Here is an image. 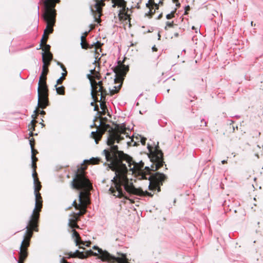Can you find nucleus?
<instances>
[{
  "mask_svg": "<svg viewBox=\"0 0 263 263\" xmlns=\"http://www.w3.org/2000/svg\"><path fill=\"white\" fill-rule=\"evenodd\" d=\"M149 152V157L152 164L151 168L148 166L144 167V163L141 161L139 163L135 162L133 158L119 151L117 145L112 146L109 148L104 149L103 153L105 156L107 161L109 162V168L115 172V176L111 180L112 184L110 186L109 192L113 196L121 198L124 197L130 201L132 203L134 201L125 195L122 186H123L125 190L129 194L139 196H149L152 197L154 194L147 191H143L141 188H136L131 181H129L127 177V168L124 161L127 163L130 170L136 173H140L142 177L147 179L146 175H149L151 171H156L164 164L163 154L157 145L154 149L153 147L148 146Z\"/></svg>",
  "mask_w": 263,
  "mask_h": 263,
  "instance_id": "nucleus-1",
  "label": "nucleus"
},
{
  "mask_svg": "<svg viewBox=\"0 0 263 263\" xmlns=\"http://www.w3.org/2000/svg\"><path fill=\"white\" fill-rule=\"evenodd\" d=\"M100 120V125L95 126L97 127V130L96 132H91V137L95 139L97 144L101 139L103 135L106 131L108 130V136L107 138V144L108 145L111 147L115 146L114 143L116 141L119 143L121 141L123 140L124 137L122 135H126V128L124 124H115V127H111L109 124H106L107 119L106 117H102L100 116L96 117L95 122L98 119Z\"/></svg>",
  "mask_w": 263,
  "mask_h": 263,
  "instance_id": "nucleus-2",
  "label": "nucleus"
},
{
  "mask_svg": "<svg viewBox=\"0 0 263 263\" xmlns=\"http://www.w3.org/2000/svg\"><path fill=\"white\" fill-rule=\"evenodd\" d=\"M39 222L29 220L24 239L21 243L18 263H24L28 255V248L34 231L38 232Z\"/></svg>",
  "mask_w": 263,
  "mask_h": 263,
  "instance_id": "nucleus-3",
  "label": "nucleus"
},
{
  "mask_svg": "<svg viewBox=\"0 0 263 263\" xmlns=\"http://www.w3.org/2000/svg\"><path fill=\"white\" fill-rule=\"evenodd\" d=\"M83 171L80 170L79 172H76L71 185L72 189L77 190L90 191L92 189V185L86 175H83Z\"/></svg>",
  "mask_w": 263,
  "mask_h": 263,
  "instance_id": "nucleus-4",
  "label": "nucleus"
},
{
  "mask_svg": "<svg viewBox=\"0 0 263 263\" xmlns=\"http://www.w3.org/2000/svg\"><path fill=\"white\" fill-rule=\"evenodd\" d=\"M121 61L118 62V65L115 68L114 71L116 73V78L115 79V83L119 84L118 86H114L113 89L110 90V94L111 96L118 93L121 89L124 77L129 70L128 66H126L122 63Z\"/></svg>",
  "mask_w": 263,
  "mask_h": 263,
  "instance_id": "nucleus-5",
  "label": "nucleus"
},
{
  "mask_svg": "<svg viewBox=\"0 0 263 263\" xmlns=\"http://www.w3.org/2000/svg\"><path fill=\"white\" fill-rule=\"evenodd\" d=\"M34 193L35 196V208L33 209L29 220L39 222L40 212L43 207V199L40 191L42 189L41 183L34 184Z\"/></svg>",
  "mask_w": 263,
  "mask_h": 263,
  "instance_id": "nucleus-6",
  "label": "nucleus"
},
{
  "mask_svg": "<svg viewBox=\"0 0 263 263\" xmlns=\"http://www.w3.org/2000/svg\"><path fill=\"white\" fill-rule=\"evenodd\" d=\"M149 175L148 178L149 181L148 189L152 191H157V192H160L161 191V186L167 179V176L159 172L150 173Z\"/></svg>",
  "mask_w": 263,
  "mask_h": 263,
  "instance_id": "nucleus-7",
  "label": "nucleus"
},
{
  "mask_svg": "<svg viewBox=\"0 0 263 263\" xmlns=\"http://www.w3.org/2000/svg\"><path fill=\"white\" fill-rule=\"evenodd\" d=\"M107 95V90L104 86L98 85V86L92 87V97L95 102H100V107L102 110L107 109L106 105V97Z\"/></svg>",
  "mask_w": 263,
  "mask_h": 263,
  "instance_id": "nucleus-8",
  "label": "nucleus"
},
{
  "mask_svg": "<svg viewBox=\"0 0 263 263\" xmlns=\"http://www.w3.org/2000/svg\"><path fill=\"white\" fill-rule=\"evenodd\" d=\"M45 11L43 14V18L46 22L47 25L45 30L47 32H52L53 26L55 23L57 11L54 8L50 7L49 5H44Z\"/></svg>",
  "mask_w": 263,
  "mask_h": 263,
  "instance_id": "nucleus-9",
  "label": "nucleus"
},
{
  "mask_svg": "<svg viewBox=\"0 0 263 263\" xmlns=\"http://www.w3.org/2000/svg\"><path fill=\"white\" fill-rule=\"evenodd\" d=\"M111 1L112 8H119L118 17L120 21H125L130 19V16L128 14L129 9L127 7V2L125 0H111Z\"/></svg>",
  "mask_w": 263,
  "mask_h": 263,
  "instance_id": "nucleus-10",
  "label": "nucleus"
},
{
  "mask_svg": "<svg viewBox=\"0 0 263 263\" xmlns=\"http://www.w3.org/2000/svg\"><path fill=\"white\" fill-rule=\"evenodd\" d=\"M38 108H45L49 105L48 86H38Z\"/></svg>",
  "mask_w": 263,
  "mask_h": 263,
  "instance_id": "nucleus-11",
  "label": "nucleus"
},
{
  "mask_svg": "<svg viewBox=\"0 0 263 263\" xmlns=\"http://www.w3.org/2000/svg\"><path fill=\"white\" fill-rule=\"evenodd\" d=\"M95 2L94 7L95 10L91 8V10L93 13L95 21L99 23L101 22V16L102 14V7L105 6V0H93Z\"/></svg>",
  "mask_w": 263,
  "mask_h": 263,
  "instance_id": "nucleus-12",
  "label": "nucleus"
},
{
  "mask_svg": "<svg viewBox=\"0 0 263 263\" xmlns=\"http://www.w3.org/2000/svg\"><path fill=\"white\" fill-rule=\"evenodd\" d=\"M87 78L90 82L91 90H92L93 86H98V85L103 86L102 81H100L97 82L95 80H99L101 79L100 74L95 69L90 70V74L87 75Z\"/></svg>",
  "mask_w": 263,
  "mask_h": 263,
  "instance_id": "nucleus-13",
  "label": "nucleus"
},
{
  "mask_svg": "<svg viewBox=\"0 0 263 263\" xmlns=\"http://www.w3.org/2000/svg\"><path fill=\"white\" fill-rule=\"evenodd\" d=\"M89 191H83L79 194V201L82 204V208H86L87 205L90 203L89 198Z\"/></svg>",
  "mask_w": 263,
  "mask_h": 263,
  "instance_id": "nucleus-14",
  "label": "nucleus"
},
{
  "mask_svg": "<svg viewBox=\"0 0 263 263\" xmlns=\"http://www.w3.org/2000/svg\"><path fill=\"white\" fill-rule=\"evenodd\" d=\"M39 111L40 110L39 108H36L34 111V114L32 115L33 120H32L30 124L28 126L29 130H30V137H32L33 135H37V134H34L33 132L35 130V124L37 123L35 119L37 118V117L39 114Z\"/></svg>",
  "mask_w": 263,
  "mask_h": 263,
  "instance_id": "nucleus-15",
  "label": "nucleus"
},
{
  "mask_svg": "<svg viewBox=\"0 0 263 263\" xmlns=\"http://www.w3.org/2000/svg\"><path fill=\"white\" fill-rule=\"evenodd\" d=\"M49 72L48 68L45 67V66H43L42 67V71L41 74L39 78V81L38 83V86H47V75Z\"/></svg>",
  "mask_w": 263,
  "mask_h": 263,
  "instance_id": "nucleus-16",
  "label": "nucleus"
},
{
  "mask_svg": "<svg viewBox=\"0 0 263 263\" xmlns=\"http://www.w3.org/2000/svg\"><path fill=\"white\" fill-rule=\"evenodd\" d=\"M146 7L149 9V11L146 15L149 16V17H152L155 13L156 10L159 8V6L155 3L154 0H149L148 3L146 4Z\"/></svg>",
  "mask_w": 263,
  "mask_h": 263,
  "instance_id": "nucleus-17",
  "label": "nucleus"
},
{
  "mask_svg": "<svg viewBox=\"0 0 263 263\" xmlns=\"http://www.w3.org/2000/svg\"><path fill=\"white\" fill-rule=\"evenodd\" d=\"M70 216L71 218L69 220V226L72 229L79 228V226L77 224V222L79 220L78 218L74 216V215L72 214H71Z\"/></svg>",
  "mask_w": 263,
  "mask_h": 263,
  "instance_id": "nucleus-18",
  "label": "nucleus"
},
{
  "mask_svg": "<svg viewBox=\"0 0 263 263\" xmlns=\"http://www.w3.org/2000/svg\"><path fill=\"white\" fill-rule=\"evenodd\" d=\"M65 255H68V258H76L78 257L79 258H83L84 256H83V252H80L79 250H77L74 253L72 252L70 253H65Z\"/></svg>",
  "mask_w": 263,
  "mask_h": 263,
  "instance_id": "nucleus-19",
  "label": "nucleus"
},
{
  "mask_svg": "<svg viewBox=\"0 0 263 263\" xmlns=\"http://www.w3.org/2000/svg\"><path fill=\"white\" fill-rule=\"evenodd\" d=\"M72 234H73V236L76 238L75 241H76V245L77 246L80 245H84L85 243L84 241H83L81 240V237H80V235L78 233V232H77L74 229H73L72 230Z\"/></svg>",
  "mask_w": 263,
  "mask_h": 263,
  "instance_id": "nucleus-20",
  "label": "nucleus"
},
{
  "mask_svg": "<svg viewBox=\"0 0 263 263\" xmlns=\"http://www.w3.org/2000/svg\"><path fill=\"white\" fill-rule=\"evenodd\" d=\"M101 162V159L99 158H92L90 160H85L84 161V163L87 164H98Z\"/></svg>",
  "mask_w": 263,
  "mask_h": 263,
  "instance_id": "nucleus-21",
  "label": "nucleus"
},
{
  "mask_svg": "<svg viewBox=\"0 0 263 263\" xmlns=\"http://www.w3.org/2000/svg\"><path fill=\"white\" fill-rule=\"evenodd\" d=\"M60 1V0H45L44 5H48L50 7L55 8L56 4L59 3Z\"/></svg>",
  "mask_w": 263,
  "mask_h": 263,
  "instance_id": "nucleus-22",
  "label": "nucleus"
},
{
  "mask_svg": "<svg viewBox=\"0 0 263 263\" xmlns=\"http://www.w3.org/2000/svg\"><path fill=\"white\" fill-rule=\"evenodd\" d=\"M102 45L103 44L101 42H97L96 43H94L93 44L90 45L89 48H92L94 47L95 49L96 52L98 53V49H100V51H101L102 49L101 48V47Z\"/></svg>",
  "mask_w": 263,
  "mask_h": 263,
  "instance_id": "nucleus-23",
  "label": "nucleus"
},
{
  "mask_svg": "<svg viewBox=\"0 0 263 263\" xmlns=\"http://www.w3.org/2000/svg\"><path fill=\"white\" fill-rule=\"evenodd\" d=\"M81 45L82 48L83 49H87L89 48V45L87 43L85 36H82L81 37Z\"/></svg>",
  "mask_w": 263,
  "mask_h": 263,
  "instance_id": "nucleus-24",
  "label": "nucleus"
},
{
  "mask_svg": "<svg viewBox=\"0 0 263 263\" xmlns=\"http://www.w3.org/2000/svg\"><path fill=\"white\" fill-rule=\"evenodd\" d=\"M83 256H84V257L80 258V259H85L90 256H98V253H97L96 252H93L91 250L87 251L85 252V253L83 252Z\"/></svg>",
  "mask_w": 263,
  "mask_h": 263,
  "instance_id": "nucleus-25",
  "label": "nucleus"
},
{
  "mask_svg": "<svg viewBox=\"0 0 263 263\" xmlns=\"http://www.w3.org/2000/svg\"><path fill=\"white\" fill-rule=\"evenodd\" d=\"M86 208L79 209L80 212L78 213H73L72 214L74 216H76L77 218H78L79 219L80 216L83 215L86 213Z\"/></svg>",
  "mask_w": 263,
  "mask_h": 263,
  "instance_id": "nucleus-26",
  "label": "nucleus"
},
{
  "mask_svg": "<svg viewBox=\"0 0 263 263\" xmlns=\"http://www.w3.org/2000/svg\"><path fill=\"white\" fill-rule=\"evenodd\" d=\"M42 48V50L44 51L43 53H51L50 51V46L45 43V44H43L42 46H40Z\"/></svg>",
  "mask_w": 263,
  "mask_h": 263,
  "instance_id": "nucleus-27",
  "label": "nucleus"
},
{
  "mask_svg": "<svg viewBox=\"0 0 263 263\" xmlns=\"http://www.w3.org/2000/svg\"><path fill=\"white\" fill-rule=\"evenodd\" d=\"M45 58L46 61H51L53 59L52 53H42V59Z\"/></svg>",
  "mask_w": 263,
  "mask_h": 263,
  "instance_id": "nucleus-28",
  "label": "nucleus"
},
{
  "mask_svg": "<svg viewBox=\"0 0 263 263\" xmlns=\"http://www.w3.org/2000/svg\"><path fill=\"white\" fill-rule=\"evenodd\" d=\"M56 91L58 94L60 95H65V87L63 86L57 87V85H55Z\"/></svg>",
  "mask_w": 263,
  "mask_h": 263,
  "instance_id": "nucleus-29",
  "label": "nucleus"
},
{
  "mask_svg": "<svg viewBox=\"0 0 263 263\" xmlns=\"http://www.w3.org/2000/svg\"><path fill=\"white\" fill-rule=\"evenodd\" d=\"M48 39V36H47V35L43 34L41 40L40 46H42L43 44H45V43H47Z\"/></svg>",
  "mask_w": 263,
  "mask_h": 263,
  "instance_id": "nucleus-30",
  "label": "nucleus"
},
{
  "mask_svg": "<svg viewBox=\"0 0 263 263\" xmlns=\"http://www.w3.org/2000/svg\"><path fill=\"white\" fill-rule=\"evenodd\" d=\"M72 205L76 209H81L82 208L81 203H77L76 200H74L72 203Z\"/></svg>",
  "mask_w": 263,
  "mask_h": 263,
  "instance_id": "nucleus-31",
  "label": "nucleus"
},
{
  "mask_svg": "<svg viewBox=\"0 0 263 263\" xmlns=\"http://www.w3.org/2000/svg\"><path fill=\"white\" fill-rule=\"evenodd\" d=\"M42 61L43 62V66H45V67L48 68V67L50 65L51 61H46L44 57H43Z\"/></svg>",
  "mask_w": 263,
  "mask_h": 263,
  "instance_id": "nucleus-32",
  "label": "nucleus"
},
{
  "mask_svg": "<svg viewBox=\"0 0 263 263\" xmlns=\"http://www.w3.org/2000/svg\"><path fill=\"white\" fill-rule=\"evenodd\" d=\"M87 165H84V164H82V166L80 168H78L77 169L76 172H79V171L81 169L83 171V175H86L85 170L87 169Z\"/></svg>",
  "mask_w": 263,
  "mask_h": 263,
  "instance_id": "nucleus-33",
  "label": "nucleus"
},
{
  "mask_svg": "<svg viewBox=\"0 0 263 263\" xmlns=\"http://www.w3.org/2000/svg\"><path fill=\"white\" fill-rule=\"evenodd\" d=\"M176 12V10L172 11L171 13L166 15V17L167 19L170 20L175 17V13Z\"/></svg>",
  "mask_w": 263,
  "mask_h": 263,
  "instance_id": "nucleus-34",
  "label": "nucleus"
},
{
  "mask_svg": "<svg viewBox=\"0 0 263 263\" xmlns=\"http://www.w3.org/2000/svg\"><path fill=\"white\" fill-rule=\"evenodd\" d=\"M174 26V22H167L166 23V26L165 27V29L166 30L167 29V27H169V28H172Z\"/></svg>",
  "mask_w": 263,
  "mask_h": 263,
  "instance_id": "nucleus-35",
  "label": "nucleus"
},
{
  "mask_svg": "<svg viewBox=\"0 0 263 263\" xmlns=\"http://www.w3.org/2000/svg\"><path fill=\"white\" fill-rule=\"evenodd\" d=\"M29 143H30V147H34L35 146V140L34 138H31L30 140H29Z\"/></svg>",
  "mask_w": 263,
  "mask_h": 263,
  "instance_id": "nucleus-36",
  "label": "nucleus"
},
{
  "mask_svg": "<svg viewBox=\"0 0 263 263\" xmlns=\"http://www.w3.org/2000/svg\"><path fill=\"white\" fill-rule=\"evenodd\" d=\"M31 156H35L38 154V152L36 149H35L34 147H31Z\"/></svg>",
  "mask_w": 263,
  "mask_h": 263,
  "instance_id": "nucleus-37",
  "label": "nucleus"
},
{
  "mask_svg": "<svg viewBox=\"0 0 263 263\" xmlns=\"http://www.w3.org/2000/svg\"><path fill=\"white\" fill-rule=\"evenodd\" d=\"M57 64L61 67L64 71H67L66 67L62 63H60V62H58Z\"/></svg>",
  "mask_w": 263,
  "mask_h": 263,
  "instance_id": "nucleus-38",
  "label": "nucleus"
},
{
  "mask_svg": "<svg viewBox=\"0 0 263 263\" xmlns=\"http://www.w3.org/2000/svg\"><path fill=\"white\" fill-rule=\"evenodd\" d=\"M65 80V79L62 78V77H60L57 81V85H60V84H61L63 81Z\"/></svg>",
  "mask_w": 263,
  "mask_h": 263,
  "instance_id": "nucleus-39",
  "label": "nucleus"
},
{
  "mask_svg": "<svg viewBox=\"0 0 263 263\" xmlns=\"http://www.w3.org/2000/svg\"><path fill=\"white\" fill-rule=\"evenodd\" d=\"M107 110V109L102 110L101 111H98V114H99V116L101 117V116L105 115Z\"/></svg>",
  "mask_w": 263,
  "mask_h": 263,
  "instance_id": "nucleus-40",
  "label": "nucleus"
},
{
  "mask_svg": "<svg viewBox=\"0 0 263 263\" xmlns=\"http://www.w3.org/2000/svg\"><path fill=\"white\" fill-rule=\"evenodd\" d=\"M146 141V138H144V137H142L141 138L140 141H141V144L143 145H145Z\"/></svg>",
  "mask_w": 263,
  "mask_h": 263,
  "instance_id": "nucleus-41",
  "label": "nucleus"
},
{
  "mask_svg": "<svg viewBox=\"0 0 263 263\" xmlns=\"http://www.w3.org/2000/svg\"><path fill=\"white\" fill-rule=\"evenodd\" d=\"M32 163H36L38 161V159L36 156H31Z\"/></svg>",
  "mask_w": 263,
  "mask_h": 263,
  "instance_id": "nucleus-42",
  "label": "nucleus"
},
{
  "mask_svg": "<svg viewBox=\"0 0 263 263\" xmlns=\"http://www.w3.org/2000/svg\"><path fill=\"white\" fill-rule=\"evenodd\" d=\"M32 177H33V179L38 178L36 171H35V170L33 171Z\"/></svg>",
  "mask_w": 263,
  "mask_h": 263,
  "instance_id": "nucleus-43",
  "label": "nucleus"
},
{
  "mask_svg": "<svg viewBox=\"0 0 263 263\" xmlns=\"http://www.w3.org/2000/svg\"><path fill=\"white\" fill-rule=\"evenodd\" d=\"M33 180H34V185L38 184V183H41V182L40 181L39 178H34V179H33Z\"/></svg>",
  "mask_w": 263,
  "mask_h": 263,
  "instance_id": "nucleus-44",
  "label": "nucleus"
},
{
  "mask_svg": "<svg viewBox=\"0 0 263 263\" xmlns=\"http://www.w3.org/2000/svg\"><path fill=\"white\" fill-rule=\"evenodd\" d=\"M60 263H70L69 262H68L65 257H63L61 260H60Z\"/></svg>",
  "mask_w": 263,
  "mask_h": 263,
  "instance_id": "nucleus-45",
  "label": "nucleus"
},
{
  "mask_svg": "<svg viewBox=\"0 0 263 263\" xmlns=\"http://www.w3.org/2000/svg\"><path fill=\"white\" fill-rule=\"evenodd\" d=\"M32 167L33 168V170L36 171V168H37L36 163H32Z\"/></svg>",
  "mask_w": 263,
  "mask_h": 263,
  "instance_id": "nucleus-46",
  "label": "nucleus"
},
{
  "mask_svg": "<svg viewBox=\"0 0 263 263\" xmlns=\"http://www.w3.org/2000/svg\"><path fill=\"white\" fill-rule=\"evenodd\" d=\"M190 10V7L189 6H187L185 8V14H187V11Z\"/></svg>",
  "mask_w": 263,
  "mask_h": 263,
  "instance_id": "nucleus-47",
  "label": "nucleus"
},
{
  "mask_svg": "<svg viewBox=\"0 0 263 263\" xmlns=\"http://www.w3.org/2000/svg\"><path fill=\"white\" fill-rule=\"evenodd\" d=\"M67 71H64V72L62 73V76L61 77L65 79V77L67 76Z\"/></svg>",
  "mask_w": 263,
  "mask_h": 263,
  "instance_id": "nucleus-48",
  "label": "nucleus"
},
{
  "mask_svg": "<svg viewBox=\"0 0 263 263\" xmlns=\"http://www.w3.org/2000/svg\"><path fill=\"white\" fill-rule=\"evenodd\" d=\"M94 110L95 111H97L98 112L99 111V107H98V105L97 104H95Z\"/></svg>",
  "mask_w": 263,
  "mask_h": 263,
  "instance_id": "nucleus-49",
  "label": "nucleus"
},
{
  "mask_svg": "<svg viewBox=\"0 0 263 263\" xmlns=\"http://www.w3.org/2000/svg\"><path fill=\"white\" fill-rule=\"evenodd\" d=\"M52 32H49V31L47 32V30H44V33L43 34H45V35H47V36H48V35L50 34V33H51Z\"/></svg>",
  "mask_w": 263,
  "mask_h": 263,
  "instance_id": "nucleus-50",
  "label": "nucleus"
},
{
  "mask_svg": "<svg viewBox=\"0 0 263 263\" xmlns=\"http://www.w3.org/2000/svg\"><path fill=\"white\" fill-rule=\"evenodd\" d=\"M40 114L41 115H45V114H46V113H45V111H44V110H42V111H39V114Z\"/></svg>",
  "mask_w": 263,
  "mask_h": 263,
  "instance_id": "nucleus-51",
  "label": "nucleus"
},
{
  "mask_svg": "<svg viewBox=\"0 0 263 263\" xmlns=\"http://www.w3.org/2000/svg\"><path fill=\"white\" fill-rule=\"evenodd\" d=\"M162 13H161L158 15V16L157 17V18L158 20H160V19H161V18H162Z\"/></svg>",
  "mask_w": 263,
  "mask_h": 263,
  "instance_id": "nucleus-52",
  "label": "nucleus"
},
{
  "mask_svg": "<svg viewBox=\"0 0 263 263\" xmlns=\"http://www.w3.org/2000/svg\"><path fill=\"white\" fill-rule=\"evenodd\" d=\"M152 50H153V51H157V47L155 46H154L153 47Z\"/></svg>",
  "mask_w": 263,
  "mask_h": 263,
  "instance_id": "nucleus-53",
  "label": "nucleus"
},
{
  "mask_svg": "<svg viewBox=\"0 0 263 263\" xmlns=\"http://www.w3.org/2000/svg\"><path fill=\"white\" fill-rule=\"evenodd\" d=\"M201 122V123H204V126H206V124H207V123H206V122H205L203 119V120H202Z\"/></svg>",
  "mask_w": 263,
  "mask_h": 263,
  "instance_id": "nucleus-54",
  "label": "nucleus"
},
{
  "mask_svg": "<svg viewBox=\"0 0 263 263\" xmlns=\"http://www.w3.org/2000/svg\"><path fill=\"white\" fill-rule=\"evenodd\" d=\"M90 30H92V29H93L95 28V25L91 24V25H90Z\"/></svg>",
  "mask_w": 263,
  "mask_h": 263,
  "instance_id": "nucleus-55",
  "label": "nucleus"
},
{
  "mask_svg": "<svg viewBox=\"0 0 263 263\" xmlns=\"http://www.w3.org/2000/svg\"><path fill=\"white\" fill-rule=\"evenodd\" d=\"M221 163L223 164H224L226 163H227V160H222L221 161Z\"/></svg>",
  "mask_w": 263,
  "mask_h": 263,
  "instance_id": "nucleus-56",
  "label": "nucleus"
},
{
  "mask_svg": "<svg viewBox=\"0 0 263 263\" xmlns=\"http://www.w3.org/2000/svg\"><path fill=\"white\" fill-rule=\"evenodd\" d=\"M251 25L252 26H255V24H254L253 22L252 21L251 23Z\"/></svg>",
  "mask_w": 263,
  "mask_h": 263,
  "instance_id": "nucleus-57",
  "label": "nucleus"
},
{
  "mask_svg": "<svg viewBox=\"0 0 263 263\" xmlns=\"http://www.w3.org/2000/svg\"><path fill=\"white\" fill-rule=\"evenodd\" d=\"M88 34V32H86L84 33V35L83 36H85V37H86V36Z\"/></svg>",
  "mask_w": 263,
  "mask_h": 263,
  "instance_id": "nucleus-58",
  "label": "nucleus"
},
{
  "mask_svg": "<svg viewBox=\"0 0 263 263\" xmlns=\"http://www.w3.org/2000/svg\"><path fill=\"white\" fill-rule=\"evenodd\" d=\"M97 103V102H95L94 101V102H91V105L92 106L95 105V103Z\"/></svg>",
  "mask_w": 263,
  "mask_h": 263,
  "instance_id": "nucleus-59",
  "label": "nucleus"
},
{
  "mask_svg": "<svg viewBox=\"0 0 263 263\" xmlns=\"http://www.w3.org/2000/svg\"><path fill=\"white\" fill-rule=\"evenodd\" d=\"M174 1V2L175 3H178V0H173Z\"/></svg>",
  "mask_w": 263,
  "mask_h": 263,
  "instance_id": "nucleus-60",
  "label": "nucleus"
},
{
  "mask_svg": "<svg viewBox=\"0 0 263 263\" xmlns=\"http://www.w3.org/2000/svg\"><path fill=\"white\" fill-rule=\"evenodd\" d=\"M180 4L179 3H177L176 4V6H178V7H179L180 6Z\"/></svg>",
  "mask_w": 263,
  "mask_h": 263,
  "instance_id": "nucleus-61",
  "label": "nucleus"
},
{
  "mask_svg": "<svg viewBox=\"0 0 263 263\" xmlns=\"http://www.w3.org/2000/svg\"><path fill=\"white\" fill-rule=\"evenodd\" d=\"M165 170H167V168L166 167V164H165Z\"/></svg>",
  "mask_w": 263,
  "mask_h": 263,
  "instance_id": "nucleus-62",
  "label": "nucleus"
},
{
  "mask_svg": "<svg viewBox=\"0 0 263 263\" xmlns=\"http://www.w3.org/2000/svg\"><path fill=\"white\" fill-rule=\"evenodd\" d=\"M86 246L88 247L89 246V244L88 243H87V245H86Z\"/></svg>",
  "mask_w": 263,
  "mask_h": 263,
  "instance_id": "nucleus-63",
  "label": "nucleus"
},
{
  "mask_svg": "<svg viewBox=\"0 0 263 263\" xmlns=\"http://www.w3.org/2000/svg\"><path fill=\"white\" fill-rule=\"evenodd\" d=\"M41 124H42V125L44 126V125L42 123H41Z\"/></svg>",
  "mask_w": 263,
  "mask_h": 263,
  "instance_id": "nucleus-64",
  "label": "nucleus"
}]
</instances>
